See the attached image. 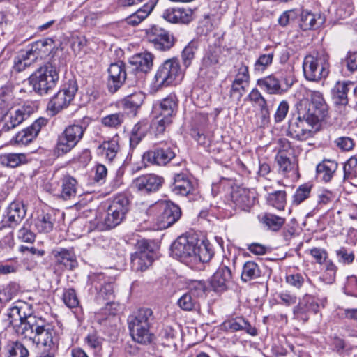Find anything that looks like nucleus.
I'll return each mask as SVG.
<instances>
[{
  "mask_svg": "<svg viewBox=\"0 0 357 357\" xmlns=\"http://www.w3.org/2000/svg\"><path fill=\"white\" fill-rule=\"evenodd\" d=\"M172 255L181 262L193 268L198 263H206L213 255L210 245L193 235H181L172 245Z\"/></svg>",
  "mask_w": 357,
  "mask_h": 357,
  "instance_id": "f257e3e1",
  "label": "nucleus"
},
{
  "mask_svg": "<svg viewBox=\"0 0 357 357\" xmlns=\"http://www.w3.org/2000/svg\"><path fill=\"white\" fill-rule=\"evenodd\" d=\"M304 108L297 106V112L289 121L287 134L298 141H306L319 130L321 121Z\"/></svg>",
  "mask_w": 357,
  "mask_h": 357,
  "instance_id": "f03ea898",
  "label": "nucleus"
},
{
  "mask_svg": "<svg viewBox=\"0 0 357 357\" xmlns=\"http://www.w3.org/2000/svg\"><path fill=\"white\" fill-rule=\"evenodd\" d=\"M129 201L125 195L115 197L107 211L98 213L96 223L100 230H107L119 225L128 211Z\"/></svg>",
  "mask_w": 357,
  "mask_h": 357,
  "instance_id": "7ed1b4c3",
  "label": "nucleus"
},
{
  "mask_svg": "<svg viewBox=\"0 0 357 357\" xmlns=\"http://www.w3.org/2000/svg\"><path fill=\"white\" fill-rule=\"evenodd\" d=\"M329 55L324 50L313 52L304 57L303 71L305 78L311 82H319L329 73Z\"/></svg>",
  "mask_w": 357,
  "mask_h": 357,
  "instance_id": "20e7f679",
  "label": "nucleus"
},
{
  "mask_svg": "<svg viewBox=\"0 0 357 357\" xmlns=\"http://www.w3.org/2000/svg\"><path fill=\"white\" fill-rule=\"evenodd\" d=\"M183 77V73L177 59L165 61L158 68L151 83V90L156 92L163 87L178 84Z\"/></svg>",
  "mask_w": 357,
  "mask_h": 357,
  "instance_id": "39448f33",
  "label": "nucleus"
},
{
  "mask_svg": "<svg viewBox=\"0 0 357 357\" xmlns=\"http://www.w3.org/2000/svg\"><path fill=\"white\" fill-rule=\"evenodd\" d=\"M152 319L153 312L149 308L139 309L128 317L129 330L134 341L140 344L151 342L152 335L149 328Z\"/></svg>",
  "mask_w": 357,
  "mask_h": 357,
  "instance_id": "423d86ee",
  "label": "nucleus"
},
{
  "mask_svg": "<svg viewBox=\"0 0 357 357\" xmlns=\"http://www.w3.org/2000/svg\"><path fill=\"white\" fill-rule=\"evenodd\" d=\"M59 70L52 63L38 68L29 77V83L39 95H45L54 89L59 80Z\"/></svg>",
  "mask_w": 357,
  "mask_h": 357,
  "instance_id": "0eeeda50",
  "label": "nucleus"
},
{
  "mask_svg": "<svg viewBox=\"0 0 357 357\" xmlns=\"http://www.w3.org/2000/svg\"><path fill=\"white\" fill-rule=\"evenodd\" d=\"M172 122V120L158 115L152 120L150 124L144 121L138 122L135 125L131 132L130 137V146L132 148L135 147L146 135L149 128L155 136H158L162 134Z\"/></svg>",
  "mask_w": 357,
  "mask_h": 357,
  "instance_id": "6e6552de",
  "label": "nucleus"
},
{
  "mask_svg": "<svg viewBox=\"0 0 357 357\" xmlns=\"http://www.w3.org/2000/svg\"><path fill=\"white\" fill-rule=\"evenodd\" d=\"M78 90L77 81L74 77L69 79L49 101L47 110L51 115H55L61 110L67 108Z\"/></svg>",
  "mask_w": 357,
  "mask_h": 357,
  "instance_id": "1a4fd4ad",
  "label": "nucleus"
},
{
  "mask_svg": "<svg viewBox=\"0 0 357 357\" xmlns=\"http://www.w3.org/2000/svg\"><path fill=\"white\" fill-rule=\"evenodd\" d=\"M53 45L52 39L38 40L33 43L29 49L22 53L21 57L15 61L17 70L21 71L37 59L47 56L52 52Z\"/></svg>",
  "mask_w": 357,
  "mask_h": 357,
  "instance_id": "9d476101",
  "label": "nucleus"
},
{
  "mask_svg": "<svg viewBox=\"0 0 357 357\" xmlns=\"http://www.w3.org/2000/svg\"><path fill=\"white\" fill-rule=\"evenodd\" d=\"M86 126L78 123L67 126L59 136L56 151L59 155L70 152L82 139Z\"/></svg>",
  "mask_w": 357,
  "mask_h": 357,
  "instance_id": "9b49d317",
  "label": "nucleus"
},
{
  "mask_svg": "<svg viewBox=\"0 0 357 357\" xmlns=\"http://www.w3.org/2000/svg\"><path fill=\"white\" fill-rule=\"evenodd\" d=\"M32 344H36L45 353L55 355L59 345V335L54 328L45 321Z\"/></svg>",
  "mask_w": 357,
  "mask_h": 357,
  "instance_id": "f8f14e48",
  "label": "nucleus"
},
{
  "mask_svg": "<svg viewBox=\"0 0 357 357\" xmlns=\"http://www.w3.org/2000/svg\"><path fill=\"white\" fill-rule=\"evenodd\" d=\"M153 252L149 248L146 241L138 243L137 250L131 255V268L135 272L147 270L153 261Z\"/></svg>",
  "mask_w": 357,
  "mask_h": 357,
  "instance_id": "ddd939ff",
  "label": "nucleus"
},
{
  "mask_svg": "<svg viewBox=\"0 0 357 357\" xmlns=\"http://www.w3.org/2000/svg\"><path fill=\"white\" fill-rule=\"evenodd\" d=\"M310 100H304L298 105L303 109H305L312 115L321 121L324 119L327 112V105L321 92L317 91H310L307 93Z\"/></svg>",
  "mask_w": 357,
  "mask_h": 357,
  "instance_id": "4468645a",
  "label": "nucleus"
},
{
  "mask_svg": "<svg viewBox=\"0 0 357 357\" xmlns=\"http://www.w3.org/2000/svg\"><path fill=\"white\" fill-rule=\"evenodd\" d=\"M33 113L31 105H23L21 107L10 108L2 116L1 121L3 123L2 130L7 132L15 128Z\"/></svg>",
  "mask_w": 357,
  "mask_h": 357,
  "instance_id": "2eb2a0df",
  "label": "nucleus"
},
{
  "mask_svg": "<svg viewBox=\"0 0 357 357\" xmlns=\"http://www.w3.org/2000/svg\"><path fill=\"white\" fill-rule=\"evenodd\" d=\"M45 319L29 314L26 319L16 328L17 333L22 337L32 342L45 323Z\"/></svg>",
  "mask_w": 357,
  "mask_h": 357,
  "instance_id": "dca6fc26",
  "label": "nucleus"
},
{
  "mask_svg": "<svg viewBox=\"0 0 357 357\" xmlns=\"http://www.w3.org/2000/svg\"><path fill=\"white\" fill-rule=\"evenodd\" d=\"M164 178L155 174H146L135 178L132 188L142 194H149L158 191L162 185Z\"/></svg>",
  "mask_w": 357,
  "mask_h": 357,
  "instance_id": "f3484780",
  "label": "nucleus"
},
{
  "mask_svg": "<svg viewBox=\"0 0 357 357\" xmlns=\"http://www.w3.org/2000/svg\"><path fill=\"white\" fill-rule=\"evenodd\" d=\"M147 40L154 48L162 51L169 50L174 44V36L169 31L157 26H152L147 31Z\"/></svg>",
  "mask_w": 357,
  "mask_h": 357,
  "instance_id": "a211bd4d",
  "label": "nucleus"
},
{
  "mask_svg": "<svg viewBox=\"0 0 357 357\" xmlns=\"http://www.w3.org/2000/svg\"><path fill=\"white\" fill-rule=\"evenodd\" d=\"M162 211L158 218V227L166 229L177 222L181 216V211L178 206L171 202L161 203L159 205Z\"/></svg>",
  "mask_w": 357,
  "mask_h": 357,
  "instance_id": "6ab92c4d",
  "label": "nucleus"
},
{
  "mask_svg": "<svg viewBox=\"0 0 357 357\" xmlns=\"http://www.w3.org/2000/svg\"><path fill=\"white\" fill-rule=\"evenodd\" d=\"M107 87L111 93H115L122 86L126 78L124 64L122 62L112 63L108 68Z\"/></svg>",
  "mask_w": 357,
  "mask_h": 357,
  "instance_id": "aec40b11",
  "label": "nucleus"
},
{
  "mask_svg": "<svg viewBox=\"0 0 357 357\" xmlns=\"http://www.w3.org/2000/svg\"><path fill=\"white\" fill-rule=\"evenodd\" d=\"M175 156V153L169 147H158L145 152L142 155L144 162L157 165H165Z\"/></svg>",
  "mask_w": 357,
  "mask_h": 357,
  "instance_id": "412c9836",
  "label": "nucleus"
},
{
  "mask_svg": "<svg viewBox=\"0 0 357 357\" xmlns=\"http://www.w3.org/2000/svg\"><path fill=\"white\" fill-rule=\"evenodd\" d=\"M54 262L57 266H62L72 270L77 266V261L73 248H57L52 251Z\"/></svg>",
  "mask_w": 357,
  "mask_h": 357,
  "instance_id": "4be33fe9",
  "label": "nucleus"
},
{
  "mask_svg": "<svg viewBox=\"0 0 357 357\" xmlns=\"http://www.w3.org/2000/svg\"><path fill=\"white\" fill-rule=\"evenodd\" d=\"M46 124L44 118L36 120L29 127L19 132L13 138L15 144L17 145H27L31 142L38 135L42 127Z\"/></svg>",
  "mask_w": 357,
  "mask_h": 357,
  "instance_id": "5701e85b",
  "label": "nucleus"
},
{
  "mask_svg": "<svg viewBox=\"0 0 357 357\" xmlns=\"http://www.w3.org/2000/svg\"><path fill=\"white\" fill-rule=\"evenodd\" d=\"M26 213V210L23 203L13 202L7 208L6 215L3 219L6 227H15L25 217Z\"/></svg>",
  "mask_w": 357,
  "mask_h": 357,
  "instance_id": "b1692460",
  "label": "nucleus"
},
{
  "mask_svg": "<svg viewBox=\"0 0 357 357\" xmlns=\"http://www.w3.org/2000/svg\"><path fill=\"white\" fill-rule=\"evenodd\" d=\"M325 21L326 17L324 14L305 10L301 13L299 26L303 31L315 30L320 28Z\"/></svg>",
  "mask_w": 357,
  "mask_h": 357,
  "instance_id": "393cba45",
  "label": "nucleus"
},
{
  "mask_svg": "<svg viewBox=\"0 0 357 357\" xmlns=\"http://www.w3.org/2000/svg\"><path fill=\"white\" fill-rule=\"evenodd\" d=\"M234 204L244 211L248 210L255 202V192L244 188L234 189L231 195Z\"/></svg>",
  "mask_w": 357,
  "mask_h": 357,
  "instance_id": "a878e982",
  "label": "nucleus"
},
{
  "mask_svg": "<svg viewBox=\"0 0 357 357\" xmlns=\"http://www.w3.org/2000/svg\"><path fill=\"white\" fill-rule=\"evenodd\" d=\"M172 191L176 195L187 196L193 192L194 184L189 176L185 173H177L174 175Z\"/></svg>",
  "mask_w": 357,
  "mask_h": 357,
  "instance_id": "bb28decb",
  "label": "nucleus"
},
{
  "mask_svg": "<svg viewBox=\"0 0 357 357\" xmlns=\"http://www.w3.org/2000/svg\"><path fill=\"white\" fill-rule=\"evenodd\" d=\"M92 284L98 291L99 299L109 300L114 294V284L112 282H107L102 273H98L91 278Z\"/></svg>",
  "mask_w": 357,
  "mask_h": 357,
  "instance_id": "cd10ccee",
  "label": "nucleus"
},
{
  "mask_svg": "<svg viewBox=\"0 0 357 357\" xmlns=\"http://www.w3.org/2000/svg\"><path fill=\"white\" fill-rule=\"evenodd\" d=\"M232 278L231 269L226 265L220 266L213 274L211 284L215 291H221L227 288Z\"/></svg>",
  "mask_w": 357,
  "mask_h": 357,
  "instance_id": "c85d7f7f",
  "label": "nucleus"
},
{
  "mask_svg": "<svg viewBox=\"0 0 357 357\" xmlns=\"http://www.w3.org/2000/svg\"><path fill=\"white\" fill-rule=\"evenodd\" d=\"M119 149V136L116 135L109 140L104 141L98 147V153L105 160L112 162L117 157Z\"/></svg>",
  "mask_w": 357,
  "mask_h": 357,
  "instance_id": "c756f323",
  "label": "nucleus"
},
{
  "mask_svg": "<svg viewBox=\"0 0 357 357\" xmlns=\"http://www.w3.org/2000/svg\"><path fill=\"white\" fill-rule=\"evenodd\" d=\"M153 55L148 52H144L132 56L129 59L133 69L143 73L149 72L153 67Z\"/></svg>",
  "mask_w": 357,
  "mask_h": 357,
  "instance_id": "7c9ffc66",
  "label": "nucleus"
},
{
  "mask_svg": "<svg viewBox=\"0 0 357 357\" xmlns=\"http://www.w3.org/2000/svg\"><path fill=\"white\" fill-rule=\"evenodd\" d=\"M222 328L225 331L229 332H236L238 331H245L251 335H257V330L252 327L248 321L243 317H236L224 321Z\"/></svg>",
  "mask_w": 357,
  "mask_h": 357,
  "instance_id": "2f4dec72",
  "label": "nucleus"
},
{
  "mask_svg": "<svg viewBox=\"0 0 357 357\" xmlns=\"http://www.w3.org/2000/svg\"><path fill=\"white\" fill-rule=\"evenodd\" d=\"M158 0H150L136 12L125 19L126 22L131 26H137L144 21L153 11Z\"/></svg>",
  "mask_w": 357,
  "mask_h": 357,
  "instance_id": "473e14b6",
  "label": "nucleus"
},
{
  "mask_svg": "<svg viewBox=\"0 0 357 357\" xmlns=\"http://www.w3.org/2000/svg\"><path fill=\"white\" fill-rule=\"evenodd\" d=\"M319 307L318 303L314 299L303 301L294 308L293 312L295 318L306 321L309 319V314H316Z\"/></svg>",
  "mask_w": 357,
  "mask_h": 357,
  "instance_id": "72a5a7b5",
  "label": "nucleus"
},
{
  "mask_svg": "<svg viewBox=\"0 0 357 357\" xmlns=\"http://www.w3.org/2000/svg\"><path fill=\"white\" fill-rule=\"evenodd\" d=\"M275 160L280 174L287 177H293L296 174V165L287 156L286 153L278 152Z\"/></svg>",
  "mask_w": 357,
  "mask_h": 357,
  "instance_id": "f704fd0d",
  "label": "nucleus"
},
{
  "mask_svg": "<svg viewBox=\"0 0 357 357\" xmlns=\"http://www.w3.org/2000/svg\"><path fill=\"white\" fill-rule=\"evenodd\" d=\"M177 107L176 96L174 94H170L160 101L158 106V116L172 120V117L176 114Z\"/></svg>",
  "mask_w": 357,
  "mask_h": 357,
  "instance_id": "c9c22d12",
  "label": "nucleus"
},
{
  "mask_svg": "<svg viewBox=\"0 0 357 357\" xmlns=\"http://www.w3.org/2000/svg\"><path fill=\"white\" fill-rule=\"evenodd\" d=\"M257 84L269 94H282L281 82L273 74L259 79Z\"/></svg>",
  "mask_w": 357,
  "mask_h": 357,
  "instance_id": "e433bc0d",
  "label": "nucleus"
},
{
  "mask_svg": "<svg viewBox=\"0 0 357 357\" xmlns=\"http://www.w3.org/2000/svg\"><path fill=\"white\" fill-rule=\"evenodd\" d=\"M337 162L331 160H324L317 166V177L325 183L330 182L337 169Z\"/></svg>",
  "mask_w": 357,
  "mask_h": 357,
  "instance_id": "4c0bfd02",
  "label": "nucleus"
},
{
  "mask_svg": "<svg viewBox=\"0 0 357 357\" xmlns=\"http://www.w3.org/2000/svg\"><path fill=\"white\" fill-rule=\"evenodd\" d=\"M27 305L24 303L19 302L10 307L8 312L9 322L16 328L21 322H23L29 314H26Z\"/></svg>",
  "mask_w": 357,
  "mask_h": 357,
  "instance_id": "58836bf2",
  "label": "nucleus"
},
{
  "mask_svg": "<svg viewBox=\"0 0 357 357\" xmlns=\"http://www.w3.org/2000/svg\"><path fill=\"white\" fill-rule=\"evenodd\" d=\"M61 196L63 199H70L76 197L77 192V181L74 177L70 175H65L61 179Z\"/></svg>",
  "mask_w": 357,
  "mask_h": 357,
  "instance_id": "ea45409f",
  "label": "nucleus"
},
{
  "mask_svg": "<svg viewBox=\"0 0 357 357\" xmlns=\"http://www.w3.org/2000/svg\"><path fill=\"white\" fill-rule=\"evenodd\" d=\"M261 271L257 263L253 261H248L243 266L241 280L243 282H248L259 278Z\"/></svg>",
  "mask_w": 357,
  "mask_h": 357,
  "instance_id": "a19ab883",
  "label": "nucleus"
},
{
  "mask_svg": "<svg viewBox=\"0 0 357 357\" xmlns=\"http://www.w3.org/2000/svg\"><path fill=\"white\" fill-rule=\"evenodd\" d=\"M348 86L344 82H337L331 90L332 98L337 105H346L348 102Z\"/></svg>",
  "mask_w": 357,
  "mask_h": 357,
  "instance_id": "79ce46f5",
  "label": "nucleus"
},
{
  "mask_svg": "<svg viewBox=\"0 0 357 357\" xmlns=\"http://www.w3.org/2000/svg\"><path fill=\"white\" fill-rule=\"evenodd\" d=\"M144 98L142 92H135L125 97L121 103L123 109L135 111L142 105Z\"/></svg>",
  "mask_w": 357,
  "mask_h": 357,
  "instance_id": "37998d69",
  "label": "nucleus"
},
{
  "mask_svg": "<svg viewBox=\"0 0 357 357\" xmlns=\"http://www.w3.org/2000/svg\"><path fill=\"white\" fill-rule=\"evenodd\" d=\"M274 57V52L261 54L254 63V71L255 73L261 74L271 66Z\"/></svg>",
  "mask_w": 357,
  "mask_h": 357,
  "instance_id": "c03bdc74",
  "label": "nucleus"
},
{
  "mask_svg": "<svg viewBox=\"0 0 357 357\" xmlns=\"http://www.w3.org/2000/svg\"><path fill=\"white\" fill-rule=\"evenodd\" d=\"M126 116L123 112H116L103 116L101 119V123L109 128H118L124 122Z\"/></svg>",
  "mask_w": 357,
  "mask_h": 357,
  "instance_id": "a18cd8bd",
  "label": "nucleus"
},
{
  "mask_svg": "<svg viewBox=\"0 0 357 357\" xmlns=\"http://www.w3.org/2000/svg\"><path fill=\"white\" fill-rule=\"evenodd\" d=\"M286 192L283 190H277L273 193L268 194L267 202L269 205L278 209L283 210L286 204Z\"/></svg>",
  "mask_w": 357,
  "mask_h": 357,
  "instance_id": "49530a36",
  "label": "nucleus"
},
{
  "mask_svg": "<svg viewBox=\"0 0 357 357\" xmlns=\"http://www.w3.org/2000/svg\"><path fill=\"white\" fill-rule=\"evenodd\" d=\"M312 185L304 183L298 186L292 197V204L299 205L310 197Z\"/></svg>",
  "mask_w": 357,
  "mask_h": 357,
  "instance_id": "de8ad7c7",
  "label": "nucleus"
},
{
  "mask_svg": "<svg viewBox=\"0 0 357 357\" xmlns=\"http://www.w3.org/2000/svg\"><path fill=\"white\" fill-rule=\"evenodd\" d=\"M249 100L256 107H258L264 116L268 114L266 101L261 93L257 89H253L248 95Z\"/></svg>",
  "mask_w": 357,
  "mask_h": 357,
  "instance_id": "09e8293b",
  "label": "nucleus"
},
{
  "mask_svg": "<svg viewBox=\"0 0 357 357\" xmlns=\"http://www.w3.org/2000/svg\"><path fill=\"white\" fill-rule=\"evenodd\" d=\"M220 50L219 47H209L203 58V66L206 68L215 66L219 63Z\"/></svg>",
  "mask_w": 357,
  "mask_h": 357,
  "instance_id": "8fccbe9b",
  "label": "nucleus"
},
{
  "mask_svg": "<svg viewBox=\"0 0 357 357\" xmlns=\"http://www.w3.org/2000/svg\"><path fill=\"white\" fill-rule=\"evenodd\" d=\"M284 221V218L271 213L266 214L262 218V222L272 231H278Z\"/></svg>",
  "mask_w": 357,
  "mask_h": 357,
  "instance_id": "3c124183",
  "label": "nucleus"
},
{
  "mask_svg": "<svg viewBox=\"0 0 357 357\" xmlns=\"http://www.w3.org/2000/svg\"><path fill=\"white\" fill-rule=\"evenodd\" d=\"M197 47V43L192 40L183 49L182 52V59L183 65L186 68L190 66L192 61L194 59Z\"/></svg>",
  "mask_w": 357,
  "mask_h": 357,
  "instance_id": "603ef678",
  "label": "nucleus"
},
{
  "mask_svg": "<svg viewBox=\"0 0 357 357\" xmlns=\"http://www.w3.org/2000/svg\"><path fill=\"white\" fill-rule=\"evenodd\" d=\"M335 255L338 263L343 265L351 264L355 259L354 252L345 247H341L336 250Z\"/></svg>",
  "mask_w": 357,
  "mask_h": 357,
  "instance_id": "864d4df0",
  "label": "nucleus"
},
{
  "mask_svg": "<svg viewBox=\"0 0 357 357\" xmlns=\"http://www.w3.org/2000/svg\"><path fill=\"white\" fill-rule=\"evenodd\" d=\"M35 226L39 232L48 233L52 230L54 221L50 214H44L36 220Z\"/></svg>",
  "mask_w": 357,
  "mask_h": 357,
  "instance_id": "5fc2aeb1",
  "label": "nucleus"
},
{
  "mask_svg": "<svg viewBox=\"0 0 357 357\" xmlns=\"http://www.w3.org/2000/svg\"><path fill=\"white\" fill-rule=\"evenodd\" d=\"M26 155L23 153H8L2 158L3 164L13 168L26 162Z\"/></svg>",
  "mask_w": 357,
  "mask_h": 357,
  "instance_id": "6e6d98bb",
  "label": "nucleus"
},
{
  "mask_svg": "<svg viewBox=\"0 0 357 357\" xmlns=\"http://www.w3.org/2000/svg\"><path fill=\"white\" fill-rule=\"evenodd\" d=\"M197 304L195 297L191 296L188 292L183 294L177 301L178 307L184 311L194 310Z\"/></svg>",
  "mask_w": 357,
  "mask_h": 357,
  "instance_id": "4d7b16f0",
  "label": "nucleus"
},
{
  "mask_svg": "<svg viewBox=\"0 0 357 357\" xmlns=\"http://www.w3.org/2000/svg\"><path fill=\"white\" fill-rule=\"evenodd\" d=\"M62 300L64 304L70 309L78 307L79 301L73 289H66L63 291Z\"/></svg>",
  "mask_w": 357,
  "mask_h": 357,
  "instance_id": "13d9d810",
  "label": "nucleus"
},
{
  "mask_svg": "<svg viewBox=\"0 0 357 357\" xmlns=\"http://www.w3.org/2000/svg\"><path fill=\"white\" fill-rule=\"evenodd\" d=\"M356 167L357 157L352 156L344 165V181L349 180L356 176Z\"/></svg>",
  "mask_w": 357,
  "mask_h": 357,
  "instance_id": "bf43d9fd",
  "label": "nucleus"
},
{
  "mask_svg": "<svg viewBox=\"0 0 357 357\" xmlns=\"http://www.w3.org/2000/svg\"><path fill=\"white\" fill-rule=\"evenodd\" d=\"M286 282L291 287L301 289L305 282V277L300 273H289L286 276Z\"/></svg>",
  "mask_w": 357,
  "mask_h": 357,
  "instance_id": "052dcab7",
  "label": "nucleus"
},
{
  "mask_svg": "<svg viewBox=\"0 0 357 357\" xmlns=\"http://www.w3.org/2000/svg\"><path fill=\"white\" fill-rule=\"evenodd\" d=\"M206 286L199 281L192 282L187 291L191 296L195 297L196 300L199 298L203 297L205 295Z\"/></svg>",
  "mask_w": 357,
  "mask_h": 357,
  "instance_id": "680f3d73",
  "label": "nucleus"
},
{
  "mask_svg": "<svg viewBox=\"0 0 357 357\" xmlns=\"http://www.w3.org/2000/svg\"><path fill=\"white\" fill-rule=\"evenodd\" d=\"M334 144L342 151H349L353 149L354 141L349 137H340L335 139Z\"/></svg>",
  "mask_w": 357,
  "mask_h": 357,
  "instance_id": "e2e57ef3",
  "label": "nucleus"
},
{
  "mask_svg": "<svg viewBox=\"0 0 357 357\" xmlns=\"http://www.w3.org/2000/svg\"><path fill=\"white\" fill-rule=\"evenodd\" d=\"M250 80L248 67L242 63L238 68V72L233 82L248 85Z\"/></svg>",
  "mask_w": 357,
  "mask_h": 357,
  "instance_id": "0e129e2a",
  "label": "nucleus"
},
{
  "mask_svg": "<svg viewBox=\"0 0 357 357\" xmlns=\"http://www.w3.org/2000/svg\"><path fill=\"white\" fill-rule=\"evenodd\" d=\"M333 346L335 350L340 354L349 353L352 350L351 346L347 344L344 340L339 337H335L333 338Z\"/></svg>",
  "mask_w": 357,
  "mask_h": 357,
  "instance_id": "69168bd1",
  "label": "nucleus"
},
{
  "mask_svg": "<svg viewBox=\"0 0 357 357\" xmlns=\"http://www.w3.org/2000/svg\"><path fill=\"white\" fill-rule=\"evenodd\" d=\"M178 22L181 24H188L192 20L193 10L189 8H176Z\"/></svg>",
  "mask_w": 357,
  "mask_h": 357,
  "instance_id": "338daca9",
  "label": "nucleus"
},
{
  "mask_svg": "<svg viewBox=\"0 0 357 357\" xmlns=\"http://www.w3.org/2000/svg\"><path fill=\"white\" fill-rule=\"evenodd\" d=\"M9 354L14 357H28V349L20 342H15L9 350Z\"/></svg>",
  "mask_w": 357,
  "mask_h": 357,
  "instance_id": "774afa93",
  "label": "nucleus"
}]
</instances>
